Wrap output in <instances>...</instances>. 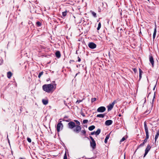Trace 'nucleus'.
I'll use <instances>...</instances> for the list:
<instances>
[{"label": "nucleus", "mask_w": 159, "mask_h": 159, "mask_svg": "<svg viewBox=\"0 0 159 159\" xmlns=\"http://www.w3.org/2000/svg\"><path fill=\"white\" fill-rule=\"evenodd\" d=\"M54 85L52 84H45L43 86V89L48 93H52L56 89V84H54Z\"/></svg>", "instance_id": "1"}, {"label": "nucleus", "mask_w": 159, "mask_h": 159, "mask_svg": "<svg viewBox=\"0 0 159 159\" xmlns=\"http://www.w3.org/2000/svg\"><path fill=\"white\" fill-rule=\"evenodd\" d=\"M89 138L91 139V141L90 142V146L93 149H95L96 148V143L93 138L91 136H89Z\"/></svg>", "instance_id": "2"}, {"label": "nucleus", "mask_w": 159, "mask_h": 159, "mask_svg": "<svg viewBox=\"0 0 159 159\" xmlns=\"http://www.w3.org/2000/svg\"><path fill=\"white\" fill-rule=\"evenodd\" d=\"M73 131L76 133H78L80 132L82 129L81 126L79 125H75Z\"/></svg>", "instance_id": "3"}, {"label": "nucleus", "mask_w": 159, "mask_h": 159, "mask_svg": "<svg viewBox=\"0 0 159 159\" xmlns=\"http://www.w3.org/2000/svg\"><path fill=\"white\" fill-rule=\"evenodd\" d=\"M144 129L145 131L146 134V137L145 139H148L149 138V133L148 131V128L147 126L146 123V122H144Z\"/></svg>", "instance_id": "4"}, {"label": "nucleus", "mask_w": 159, "mask_h": 159, "mask_svg": "<svg viewBox=\"0 0 159 159\" xmlns=\"http://www.w3.org/2000/svg\"><path fill=\"white\" fill-rule=\"evenodd\" d=\"M63 127V125L62 123H61V121H60L59 122L57 126V132H59L60 129H62Z\"/></svg>", "instance_id": "5"}, {"label": "nucleus", "mask_w": 159, "mask_h": 159, "mask_svg": "<svg viewBox=\"0 0 159 159\" xmlns=\"http://www.w3.org/2000/svg\"><path fill=\"white\" fill-rule=\"evenodd\" d=\"M117 102L116 100H114L111 104H110L107 107L108 111H109L111 110L113 107L114 104Z\"/></svg>", "instance_id": "6"}, {"label": "nucleus", "mask_w": 159, "mask_h": 159, "mask_svg": "<svg viewBox=\"0 0 159 159\" xmlns=\"http://www.w3.org/2000/svg\"><path fill=\"white\" fill-rule=\"evenodd\" d=\"M151 148V147L150 146V145H149V144H148L147 146V147H146V148L145 149V152L143 156V157H145L146 155L148 153V152L150 150Z\"/></svg>", "instance_id": "7"}, {"label": "nucleus", "mask_w": 159, "mask_h": 159, "mask_svg": "<svg viewBox=\"0 0 159 159\" xmlns=\"http://www.w3.org/2000/svg\"><path fill=\"white\" fill-rule=\"evenodd\" d=\"M88 46L90 48L92 49L95 48L97 47L96 44L93 42L89 43Z\"/></svg>", "instance_id": "8"}, {"label": "nucleus", "mask_w": 159, "mask_h": 159, "mask_svg": "<svg viewBox=\"0 0 159 159\" xmlns=\"http://www.w3.org/2000/svg\"><path fill=\"white\" fill-rule=\"evenodd\" d=\"M106 110V108L105 107L101 106L98 108L97 109V111L98 112H104Z\"/></svg>", "instance_id": "9"}, {"label": "nucleus", "mask_w": 159, "mask_h": 159, "mask_svg": "<svg viewBox=\"0 0 159 159\" xmlns=\"http://www.w3.org/2000/svg\"><path fill=\"white\" fill-rule=\"evenodd\" d=\"M68 127L70 129H72L75 126V123L73 121H70L68 124Z\"/></svg>", "instance_id": "10"}, {"label": "nucleus", "mask_w": 159, "mask_h": 159, "mask_svg": "<svg viewBox=\"0 0 159 159\" xmlns=\"http://www.w3.org/2000/svg\"><path fill=\"white\" fill-rule=\"evenodd\" d=\"M149 61L151 63L152 67L154 66V60L153 57L151 55H149Z\"/></svg>", "instance_id": "11"}, {"label": "nucleus", "mask_w": 159, "mask_h": 159, "mask_svg": "<svg viewBox=\"0 0 159 159\" xmlns=\"http://www.w3.org/2000/svg\"><path fill=\"white\" fill-rule=\"evenodd\" d=\"M113 121L111 120H108L106 121L105 124L109 126L112 123Z\"/></svg>", "instance_id": "12"}, {"label": "nucleus", "mask_w": 159, "mask_h": 159, "mask_svg": "<svg viewBox=\"0 0 159 159\" xmlns=\"http://www.w3.org/2000/svg\"><path fill=\"white\" fill-rule=\"evenodd\" d=\"M55 55L57 58H59L60 57L61 55L59 51H57L55 53Z\"/></svg>", "instance_id": "13"}, {"label": "nucleus", "mask_w": 159, "mask_h": 159, "mask_svg": "<svg viewBox=\"0 0 159 159\" xmlns=\"http://www.w3.org/2000/svg\"><path fill=\"white\" fill-rule=\"evenodd\" d=\"M12 75V73L10 71L8 72L7 73V76L9 79H10Z\"/></svg>", "instance_id": "14"}, {"label": "nucleus", "mask_w": 159, "mask_h": 159, "mask_svg": "<svg viewBox=\"0 0 159 159\" xmlns=\"http://www.w3.org/2000/svg\"><path fill=\"white\" fill-rule=\"evenodd\" d=\"M42 102L43 104L45 105H46L48 103V101L47 100H45L44 99H43L42 100Z\"/></svg>", "instance_id": "15"}, {"label": "nucleus", "mask_w": 159, "mask_h": 159, "mask_svg": "<svg viewBox=\"0 0 159 159\" xmlns=\"http://www.w3.org/2000/svg\"><path fill=\"white\" fill-rule=\"evenodd\" d=\"M95 128V126L94 125H91V126H90L89 128L88 129L90 131H92Z\"/></svg>", "instance_id": "16"}, {"label": "nucleus", "mask_w": 159, "mask_h": 159, "mask_svg": "<svg viewBox=\"0 0 159 159\" xmlns=\"http://www.w3.org/2000/svg\"><path fill=\"white\" fill-rule=\"evenodd\" d=\"M105 115L104 114H99L97 116V117L100 118H103L105 116Z\"/></svg>", "instance_id": "17"}, {"label": "nucleus", "mask_w": 159, "mask_h": 159, "mask_svg": "<svg viewBox=\"0 0 159 159\" xmlns=\"http://www.w3.org/2000/svg\"><path fill=\"white\" fill-rule=\"evenodd\" d=\"M42 23L41 22L38 21L36 22V25L37 26L39 27L41 25Z\"/></svg>", "instance_id": "18"}, {"label": "nucleus", "mask_w": 159, "mask_h": 159, "mask_svg": "<svg viewBox=\"0 0 159 159\" xmlns=\"http://www.w3.org/2000/svg\"><path fill=\"white\" fill-rule=\"evenodd\" d=\"M110 135L109 134L107 135L105 139L104 142L105 143H106L107 142V140L109 139Z\"/></svg>", "instance_id": "19"}, {"label": "nucleus", "mask_w": 159, "mask_h": 159, "mask_svg": "<svg viewBox=\"0 0 159 159\" xmlns=\"http://www.w3.org/2000/svg\"><path fill=\"white\" fill-rule=\"evenodd\" d=\"M81 134H82L83 135H85L86 134V131L84 129L83 130H81Z\"/></svg>", "instance_id": "20"}, {"label": "nucleus", "mask_w": 159, "mask_h": 159, "mask_svg": "<svg viewBox=\"0 0 159 159\" xmlns=\"http://www.w3.org/2000/svg\"><path fill=\"white\" fill-rule=\"evenodd\" d=\"M101 129H98L95 132V134L96 135H98L100 133Z\"/></svg>", "instance_id": "21"}, {"label": "nucleus", "mask_w": 159, "mask_h": 159, "mask_svg": "<svg viewBox=\"0 0 159 159\" xmlns=\"http://www.w3.org/2000/svg\"><path fill=\"white\" fill-rule=\"evenodd\" d=\"M90 12L92 14L94 17H97L96 14V13L92 11H90Z\"/></svg>", "instance_id": "22"}, {"label": "nucleus", "mask_w": 159, "mask_h": 159, "mask_svg": "<svg viewBox=\"0 0 159 159\" xmlns=\"http://www.w3.org/2000/svg\"><path fill=\"white\" fill-rule=\"evenodd\" d=\"M145 143L143 142L142 143H141L140 144L137 148L136 150V151L138 149V148H139L140 147H142L145 144Z\"/></svg>", "instance_id": "23"}, {"label": "nucleus", "mask_w": 159, "mask_h": 159, "mask_svg": "<svg viewBox=\"0 0 159 159\" xmlns=\"http://www.w3.org/2000/svg\"><path fill=\"white\" fill-rule=\"evenodd\" d=\"M67 11H64L62 13V15L63 17H65L66 15Z\"/></svg>", "instance_id": "24"}, {"label": "nucleus", "mask_w": 159, "mask_h": 159, "mask_svg": "<svg viewBox=\"0 0 159 159\" xmlns=\"http://www.w3.org/2000/svg\"><path fill=\"white\" fill-rule=\"evenodd\" d=\"M156 32H157V30H154V32H153V40H154V39L155 37Z\"/></svg>", "instance_id": "25"}, {"label": "nucleus", "mask_w": 159, "mask_h": 159, "mask_svg": "<svg viewBox=\"0 0 159 159\" xmlns=\"http://www.w3.org/2000/svg\"><path fill=\"white\" fill-rule=\"evenodd\" d=\"M74 121L76 123V125H80V122L79 121H78V120H74Z\"/></svg>", "instance_id": "26"}, {"label": "nucleus", "mask_w": 159, "mask_h": 159, "mask_svg": "<svg viewBox=\"0 0 159 159\" xmlns=\"http://www.w3.org/2000/svg\"><path fill=\"white\" fill-rule=\"evenodd\" d=\"M101 27V24L100 22L98 23V27L97 28V30H99Z\"/></svg>", "instance_id": "27"}, {"label": "nucleus", "mask_w": 159, "mask_h": 159, "mask_svg": "<svg viewBox=\"0 0 159 159\" xmlns=\"http://www.w3.org/2000/svg\"><path fill=\"white\" fill-rule=\"evenodd\" d=\"M43 71L40 72L39 73V75H38V77L39 78H40L41 76L43 75Z\"/></svg>", "instance_id": "28"}, {"label": "nucleus", "mask_w": 159, "mask_h": 159, "mask_svg": "<svg viewBox=\"0 0 159 159\" xmlns=\"http://www.w3.org/2000/svg\"><path fill=\"white\" fill-rule=\"evenodd\" d=\"M155 96H156V94H155V92H154V95L153 96V98L152 101V104L153 103L154 100V99L155 98Z\"/></svg>", "instance_id": "29"}, {"label": "nucleus", "mask_w": 159, "mask_h": 159, "mask_svg": "<svg viewBox=\"0 0 159 159\" xmlns=\"http://www.w3.org/2000/svg\"><path fill=\"white\" fill-rule=\"evenodd\" d=\"M67 159V156L66 153V152L64 155L63 159Z\"/></svg>", "instance_id": "30"}, {"label": "nucleus", "mask_w": 159, "mask_h": 159, "mask_svg": "<svg viewBox=\"0 0 159 159\" xmlns=\"http://www.w3.org/2000/svg\"><path fill=\"white\" fill-rule=\"evenodd\" d=\"M139 75H142V74L143 73L142 70L140 68H139Z\"/></svg>", "instance_id": "31"}, {"label": "nucleus", "mask_w": 159, "mask_h": 159, "mask_svg": "<svg viewBox=\"0 0 159 159\" xmlns=\"http://www.w3.org/2000/svg\"><path fill=\"white\" fill-rule=\"evenodd\" d=\"M125 140V138L124 137L122 138L120 140V142H122L124 141V140Z\"/></svg>", "instance_id": "32"}, {"label": "nucleus", "mask_w": 159, "mask_h": 159, "mask_svg": "<svg viewBox=\"0 0 159 159\" xmlns=\"http://www.w3.org/2000/svg\"><path fill=\"white\" fill-rule=\"evenodd\" d=\"M88 120H84L83 121V123L84 124H85L88 122Z\"/></svg>", "instance_id": "33"}, {"label": "nucleus", "mask_w": 159, "mask_h": 159, "mask_svg": "<svg viewBox=\"0 0 159 159\" xmlns=\"http://www.w3.org/2000/svg\"><path fill=\"white\" fill-rule=\"evenodd\" d=\"M27 140L29 142V143H31V139L29 138H27Z\"/></svg>", "instance_id": "34"}, {"label": "nucleus", "mask_w": 159, "mask_h": 159, "mask_svg": "<svg viewBox=\"0 0 159 159\" xmlns=\"http://www.w3.org/2000/svg\"><path fill=\"white\" fill-rule=\"evenodd\" d=\"M96 100V98H92L91 99V102H94Z\"/></svg>", "instance_id": "35"}, {"label": "nucleus", "mask_w": 159, "mask_h": 159, "mask_svg": "<svg viewBox=\"0 0 159 159\" xmlns=\"http://www.w3.org/2000/svg\"><path fill=\"white\" fill-rule=\"evenodd\" d=\"M78 60L77 61H76V62H77V61L80 62L81 61V60L79 56L78 57Z\"/></svg>", "instance_id": "36"}, {"label": "nucleus", "mask_w": 159, "mask_h": 159, "mask_svg": "<svg viewBox=\"0 0 159 159\" xmlns=\"http://www.w3.org/2000/svg\"><path fill=\"white\" fill-rule=\"evenodd\" d=\"M133 70L134 71V72H135V73H136V72L137 71V69L135 68H133Z\"/></svg>", "instance_id": "37"}, {"label": "nucleus", "mask_w": 159, "mask_h": 159, "mask_svg": "<svg viewBox=\"0 0 159 159\" xmlns=\"http://www.w3.org/2000/svg\"><path fill=\"white\" fill-rule=\"evenodd\" d=\"M82 101V100H77L76 102V103H79L80 102Z\"/></svg>", "instance_id": "38"}, {"label": "nucleus", "mask_w": 159, "mask_h": 159, "mask_svg": "<svg viewBox=\"0 0 159 159\" xmlns=\"http://www.w3.org/2000/svg\"><path fill=\"white\" fill-rule=\"evenodd\" d=\"M147 140H148L147 139H145L144 140H143V142L145 143H146L147 141Z\"/></svg>", "instance_id": "39"}, {"label": "nucleus", "mask_w": 159, "mask_h": 159, "mask_svg": "<svg viewBox=\"0 0 159 159\" xmlns=\"http://www.w3.org/2000/svg\"><path fill=\"white\" fill-rule=\"evenodd\" d=\"M142 78V75H139V80H140Z\"/></svg>", "instance_id": "40"}, {"label": "nucleus", "mask_w": 159, "mask_h": 159, "mask_svg": "<svg viewBox=\"0 0 159 159\" xmlns=\"http://www.w3.org/2000/svg\"><path fill=\"white\" fill-rule=\"evenodd\" d=\"M95 133V132H92L91 133V134L92 135H93Z\"/></svg>", "instance_id": "41"}, {"label": "nucleus", "mask_w": 159, "mask_h": 159, "mask_svg": "<svg viewBox=\"0 0 159 159\" xmlns=\"http://www.w3.org/2000/svg\"><path fill=\"white\" fill-rule=\"evenodd\" d=\"M72 61H73V62H74V61L73 60H70V62H70V63H71V62H72Z\"/></svg>", "instance_id": "42"}, {"label": "nucleus", "mask_w": 159, "mask_h": 159, "mask_svg": "<svg viewBox=\"0 0 159 159\" xmlns=\"http://www.w3.org/2000/svg\"><path fill=\"white\" fill-rule=\"evenodd\" d=\"M86 158L87 159H93L94 158V157H92L90 158Z\"/></svg>", "instance_id": "43"}, {"label": "nucleus", "mask_w": 159, "mask_h": 159, "mask_svg": "<svg viewBox=\"0 0 159 159\" xmlns=\"http://www.w3.org/2000/svg\"><path fill=\"white\" fill-rule=\"evenodd\" d=\"M121 111L122 112V113H123L124 112V110L123 109V110H121Z\"/></svg>", "instance_id": "44"}, {"label": "nucleus", "mask_w": 159, "mask_h": 159, "mask_svg": "<svg viewBox=\"0 0 159 159\" xmlns=\"http://www.w3.org/2000/svg\"><path fill=\"white\" fill-rule=\"evenodd\" d=\"M118 116L119 117H120L121 116V115L120 114H119L118 115Z\"/></svg>", "instance_id": "45"}, {"label": "nucleus", "mask_w": 159, "mask_h": 159, "mask_svg": "<svg viewBox=\"0 0 159 159\" xmlns=\"http://www.w3.org/2000/svg\"><path fill=\"white\" fill-rule=\"evenodd\" d=\"M66 121L67 122H69L70 121V120H66Z\"/></svg>", "instance_id": "46"}, {"label": "nucleus", "mask_w": 159, "mask_h": 159, "mask_svg": "<svg viewBox=\"0 0 159 159\" xmlns=\"http://www.w3.org/2000/svg\"><path fill=\"white\" fill-rule=\"evenodd\" d=\"M139 34H141V30L139 32Z\"/></svg>", "instance_id": "47"}, {"label": "nucleus", "mask_w": 159, "mask_h": 159, "mask_svg": "<svg viewBox=\"0 0 159 159\" xmlns=\"http://www.w3.org/2000/svg\"><path fill=\"white\" fill-rule=\"evenodd\" d=\"M19 159H24V158H21V157H20L19 158Z\"/></svg>", "instance_id": "48"}, {"label": "nucleus", "mask_w": 159, "mask_h": 159, "mask_svg": "<svg viewBox=\"0 0 159 159\" xmlns=\"http://www.w3.org/2000/svg\"><path fill=\"white\" fill-rule=\"evenodd\" d=\"M67 118V117L66 116H65V117H64V118Z\"/></svg>", "instance_id": "49"}, {"label": "nucleus", "mask_w": 159, "mask_h": 159, "mask_svg": "<svg viewBox=\"0 0 159 159\" xmlns=\"http://www.w3.org/2000/svg\"><path fill=\"white\" fill-rule=\"evenodd\" d=\"M22 109V108H21H21H20V111H21V110Z\"/></svg>", "instance_id": "50"}, {"label": "nucleus", "mask_w": 159, "mask_h": 159, "mask_svg": "<svg viewBox=\"0 0 159 159\" xmlns=\"http://www.w3.org/2000/svg\"><path fill=\"white\" fill-rule=\"evenodd\" d=\"M156 30V27L155 29H154V30Z\"/></svg>", "instance_id": "51"}, {"label": "nucleus", "mask_w": 159, "mask_h": 159, "mask_svg": "<svg viewBox=\"0 0 159 159\" xmlns=\"http://www.w3.org/2000/svg\"><path fill=\"white\" fill-rule=\"evenodd\" d=\"M8 143H9V140L8 139Z\"/></svg>", "instance_id": "52"}, {"label": "nucleus", "mask_w": 159, "mask_h": 159, "mask_svg": "<svg viewBox=\"0 0 159 159\" xmlns=\"http://www.w3.org/2000/svg\"><path fill=\"white\" fill-rule=\"evenodd\" d=\"M155 86L154 87V88H153V90H154L155 89Z\"/></svg>", "instance_id": "53"}, {"label": "nucleus", "mask_w": 159, "mask_h": 159, "mask_svg": "<svg viewBox=\"0 0 159 159\" xmlns=\"http://www.w3.org/2000/svg\"><path fill=\"white\" fill-rule=\"evenodd\" d=\"M77 74H78V73L76 74V76Z\"/></svg>", "instance_id": "54"}, {"label": "nucleus", "mask_w": 159, "mask_h": 159, "mask_svg": "<svg viewBox=\"0 0 159 159\" xmlns=\"http://www.w3.org/2000/svg\"><path fill=\"white\" fill-rule=\"evenodd\" d=\"M104 31H105V30H103V32H104Z\"/></svg>", "instance_id": "55"}, {"label": "nucleus", "mask_w": 159, "mask_h": 159, "mask_svg": "<svg viewBox=\"0 0 159 159\" xmlns=\"http://www.w3.org/2000/svg\"><path fill=\"white\" fill-rule=\"evenodd\" d=\"M148 0V1H149V0Z\"/></svg>", "instance_id": "56"}]
</instances>
